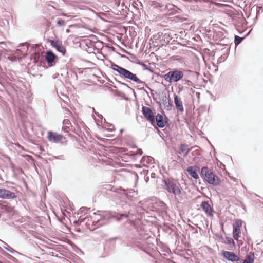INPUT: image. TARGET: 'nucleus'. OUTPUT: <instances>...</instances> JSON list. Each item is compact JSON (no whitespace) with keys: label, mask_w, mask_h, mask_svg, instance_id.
<instances>
[{"label":"nucleus","mask_w":263,"mask_h":263,"mask_svg":"<svg viewBox=\"0 0 263 263\" xmlns=\"http://www.w3.org/2000/svg\"><path fill=\"white\" fill-rule=\"evenodd\" d=\"M163 182L164 183V189L174 195L175 199L178 200V197H180L181 192L180 184L170 179L164 180Z\"/></svg>","instance_id":"4"},{"label":"nucleus","mask_w":263,"mask_h":263,"mask_svg":"<svg viewBox=\"0 0 263 263\" xmlns=\"http://www.w3.org/2000/svg\"><path fill=\"white\" fill-rule=\"evenodd\" d=\"M121 84L123 85H124V86H126L127 87H128V86L127 85V84L124 83H121Z\"/></svg>","instance_id":"38"},{"label":"nucleus","mask_w":263,"mask_h":263,"mask_svg":"<svg viewBox=\"0 0 263 263\" xmlns=\"http://www.w3.org/2000/svg\"><path fill=\"white\" fill-rule=\"evenodd\" d=\"M223 242L225 244L229 245L228 250H232L235 248V242L232 238L226 237Z\"/></svg>","instance_id":"17"},{"label":"nucleus","mask_w":263,"mask_h":263,"mask_svg":"<svg viewBox=\"0 0 263 263\" xmlns=\"http://www.w3.org/2000/svg\"><path fill=\"white\" fill-rule=\"evenodd\" d=\"M136 211L129 210L128 213L125 212L123 214H117L116 218L117 220L120 221L124 218H128L129 222L135 226V223L134 222V216L135 215Z\"/></svg>","instance_id":"6"},{"label":"nucleus","mask_w":263,"mask_h":263,"mask_svg":"<svg viewBox=\"0 0 263 263\" xmlns=\"http://www.w3.org/2000/svg\"><path fill=\"white\" fill-rule=\"evenodd\" d=\"M110 126H112V128H109L108 129L110 130V131H112L114 130V126H112V125H110Z\"/></svg>","instance_id":"35"},{"label":"nucleus","mask_w":263,"mask_h":263,"mask_svg":"<svg viewBox=\"0 0 263 263\" xmlns=\"http://www.w3.org/2000/svg\"><path fill=\"white\" fill-rule=\"evenodd\" d=\"M153 161V158L151 157L147 156L143 157L141 159V162L143 163L144 165H145V162H146L147 164H150Z\"/></svg>","instance_id":"22"},{"label":"nucleus","mask_w":263,"mask_h":263,"mask_svg":"<svg viewBox=\"0 0 263 263\" xmlns=\"http://www.w3.org/2000/svg\"><path fill=\"white\" fill-rule=\"evenodd\" d=\"M4 254L5 255H6L8 257V258H9L10 260H12L14 262H16V263L17 262V261H18L17 259H16L15 257H13V256L9 254L8 253H7L6 252H5V253H4Z\"/></svg>","instance_id":"24"},{"label":"nucleus","mask_w":263,"mask_h":263,"mask_svg":"<svg viewBox=\"0 0 263 263\" xmlns=\"http://www.w3.org/2000/svg\"><path fill=\"white\" fill-rule=\"evenodd\" d=\"M135 82L139 84V87H143L144 86H145L148 89L151 90L150 89V88L147 86V85L144 82L141 81L139 78H138V81H137V82Z\"/></svg>","instance_id":"23"},{"label":"nucleus","mask_w":263,"mask_h":263,"mask_svg":"<svg viewBox=\"0 0 263 263\" xmlns=\"http://www.w3.org/2000/svg\"><path fill=\"white\" fill-rule=\"evenodd\" d=\"M50 42L52 46L55 48L58 51L61 53L62 55H65L66 50L65 48L62 46L61 43L58 41L54 40H50Z\"/></svg>","instance_id":"12"},{"label":"nucleus","mask_w":263,"mask_h":263,"mask_svg":"<svg viewBox=\"0 0 263 263\" xmlns=\"http://www.w3.org/2000/svg\"><path fill=\"white\" fill-rule=\"evenodd\" d=\"M178 89H179V92H180V91H182L183 89V87L182 86H181V85H178Z\"/></svg>","instance_id":"34"},{"label":"nucleus","mask_w":263,"mask_h":263,"mask_svg":"<svg viewBox=\"0 0 263 263\" xmlns=\"http://www.w3.org/2000/svg\"><path fill=\"white\" fill-rule=\"evenodd\" d=\"M200 176L204 182L213 186H217L220 183L219 178L208 167H202Z\"/></svg>","instance_id":"2"},{"label":"nucleus","mask_w":263,"mask_h":263,"mask_svg":"<svg viewBox=\"0 0 263 263\" xmlns=\"http://www.w3.org/2000/svg\"><path fill=\"white\" fill-rule=\"evenodd\" d=\"M198 170L199 167L196 165L189 166L186 169L189 175L195 179L199 178L198 174Z\"/></svg>","instance_id":"14"},{"label":"nucleus","mask_w":263,"mask_h":263,"mask_svg":"<svg viewBox=\"0 0 263 263\" xmlns=\"http://www.w3.org/2000/svg\"><path fill=\"white\" fill-rule=\"evenodd\" d=\"M200 206L208 216L212 217L213 216V210L208 201H202Z\"/></svg>","instance_id":"11"},{"label":"nucleus","mask_w":263,"mask_h":263,"mask_svg":"<svg viewBox=\"0 0 263 263\" xmlns=\"http://www.w3.org/2000/svg\"><path fill=\"white\" fill-rule=\"evenodd\" d=\"M167 104H168L167 105H165V108L167 110H170L172 109V105L171 104V103L169 101L167 102Z\"/></svg>","instance_id":"29"},{"label":"nucleus","mask_w":263,"mask_h":263,"mask_svg":"<svg viewBox=\"0 0 263 263\" xmlns=\"http://www.w3.org/2000/svg\"><path fill=\"white\" fill-rule=\"evenodd\" d=\"M63 16H66V17H69V16L67 14H63Z\"/></svg>","instance_id":"37"},{"label":"nucleus","mask_w":263,"mask_h":263,"mask_svg":"<svg viewBox=\"0 0 263 263\" xmlns=\"http://www.w3.org/2000/svg\"><path fill=\"white\" fill-rule=\"evenodd\" d=\"M189 227H190L191 228H192V229H194V228L193 226H192L191 225L189 224Z\"/></svg>","instance_id":"39"},{"label":"nucleus","mask_w":263,"mask_h":263,"mask_svg":"<svg viewBox=\"0 0 263 263\" xmlns=\"http://www.w3.org/2000/svg\"><path fill=\"white\" fill-rule=\"evenodd\" d=\"M5 193H4L3 197V199H14L16 197V196L14 193L12 192L9 190L5 189Z\"/></svg>","instance_id":"18"},{"label":"nucleus","mask_w":263,"mask_h":263,"mask_svg":"<svg viewBox=\"0 0 263 263\" xmlns=\"http://www.w3.org/2000/svg\"><path fill=\"white\" fill-rule=\"evenodd\" d=\"M242 260L240 259V261H235L234 263H242Z\"/></svg>","instance_id":"36"},{"label":"nucleus","mask_w":263,"mask_h":263,"mask_svg":"<svg viewBox=\"0 0 263 263\" xmlns=\"http://www.w3.org/2000/svg\"><path fill=\"white\" fill-rule=\"evenodd\" d=\"M0 263H3V262H2V261H0Z\"/></svg>","instance_id":"42"},{"label":"nucleus","mask_w":263,"mask_h":263,"mask_svg":"<svg viewBox=\"0 0 263 263\" xmlns=\"http://www.w3.org/2000/svg\"><path fill=\"white\" fill-rule=\"evenodd\" d=\"M242 224V221L240 219H237L233 224V235L234 238L237 241H238L239 234L241 233L240 228Z\"/></svg>","instance_id":"8"},{"label":"nucleus","mask_w":263,"mask_h":263,"mask_svg":"<svg viewBox=\"0 0 263 263\" xmlns=\"http://www.w3.org/2000/svg\"><path fill=\"white\" fill-rule=\"evenodd\" d=\"M175 6L171 4H167L165 6L166 9L171 10L174 9Z\"/></svg>","instance_id":"27"},{"label":"nucleus","mask_w":263,"mask_h":263,"mask_svg":"<svg viewBox=\"0 0 263 263\" xmlns=\"http://www.w3.org/2000/svg\"><path fill=\"white\" fill-rule=\"evenodd\" d=\"M57 26L59 27L64 26L65 25V21L62 20H59L57 22Z\"/></svg>","instance_id":"26"},{"label":"nucleus","mask_w":263,"mask_h":263,"mask_svg":"<svg viewBox=\"0 0 263 263\" xmlns=\"http://www.w3.org/2000/svg\"><path fill=\"white\" fill-rule=\"evenodd\" d=\"M142 154V150L141 149H138L136 151L135 155L141 156Z\"/></svg>","instance_id":"31"},{"label":"nucleus","mask_w":263,"mask_h":263,"mask_svg":"<svg viewBox=\"0 0 263 263\" xmlns=\"http://www.w3.org/2000/svg\"><path fill=\"white\" fill-rule=\"evenodd\" d=\"M5 190L4 189H0V198H3Z\"/></svg>","instance_id":"32"},{"label":"nucleus","mask_w":263,"mask_h":263,"mask_svg":"<svg viewBox=\"0 0 263 263\" xmlns=\"http://www.w3.org/2000/svg\"><path fill=\"white\" fill-rule=\"evenodd\" d=\"M142 112L146 119L148 120L152 124L154 125L155 123V116L152 109L145 106L142 107Z\"/></svg>","instance_id":"9"},{"label":"nucleus","mask_w":263,"mask_h":263,"mask_svg":"<svg viewBox=\"0 0 263 263\" xmlns=\"http://www.w3.org/2000/svg\"><path fill=\"white\" fill-rule=\"evenodd\" d=\"M156 120L157 122V125L159 128H163L165 126L166 122H165L163 119V116L162 115L160 114H158L156 118H155V121Z\"/></svg>","instance_id":"16"},{"label":"nucleus","mask_w":263,"mask_h":263,"mask_svg":"<svg viewBox=\"0 0 263 263\" xmlns=\"http://www.w3.org/2000/svg\"><path fill=\"white\" fill-rule=\"evenodd\" d=\"M93 215V217L87 216L82 220L83 222H86L88 225L91 223L93 229L106 224L111 218V214L108 211H98L95 212Z\"/></svg>","instance_id":"1"},{"label":"nucleus","mask_w":263,"mask_h":263,"mask_svg":"<svg viewBox=\"0 0 263 263\" xmlns=\"http://www.w3.org/2000/svg\"><path fill=\"white\" fill-rule=\"evenodd\" d=\"M174 103L177 111L182 113L184 111V107L181 98L176 95H174Z\"/></svg>","instance_id":"13"},{"label":"nucleus","mask_w":263,"mask_h":263,"mask_svg":"<svg viewBox=\"0 0 263 263\" xmlns=\"http://www.w3.org/2000/svg\"><path fill=\"white\" fill-rule=\"evenodd\" d=\"M2 242L3 243V247L5 249L8 250L11 253H17V251H16L15 250H14L13 248L10 247L7 243L3 241H2Z\"/></svg>","instance_id":"21"},{"label":"nucleus","mask_w":263,"mask_h":263,"mask_svg":"<svg viewBox=\"0 0 263 263\" xmlns=\"http://www.w3.org/2000/svg\"><path fill=\"white\" fill-rule=\"evenodd\" d=\"M118 238L117 237H115V238H113L112 239H117Z\"/></svg>","instance_id":"41"},{"label":"nucleus","mask_w":263,"mask_h":263,"mask_svg":"<svg viewBox=\"0 0 263 263\" xmlns=\"http://www.w3.org/2000/svg\"><path fill=\"white\" fill-rule=\"evenodd\" d=\"M111 67L112 70L117 72L120 76L125 80H129L134 82H137L138 81V78L135 74H134L125 68L120 67L114 63H111Z\"/></svg>","instance_id":"3"},{"label":"nucleus","mask_w":263,"mask_h":263,"mask_svg":"<svg viewBox=\"0 0 263 263\" xmlns=\"http://www.w3.org/2000/svg\"><path fill=\"white\" fill-rule=\"evenodd\" d=\"M179 149L183 154V156H186L189 154L191 149L189 148L188 145L182 144L180 146Z\"/></svg>","instance_id":"19"},{"label":"nucleus","mask_w":263,"mask_h":263,"mask_svg":"<svg viewBox=\"0 0 263 263\" xmlns=\"http://www.w3.org/2000/svg\"><path fill=\"white\" fill-rule=\"evenodd\" d=\"M254 254L252 253H250L248 254L245 260H242V263H254Z\"/></svg>","instance_id":"20"},{"label":"nucleus","mask_w":263,"mask_h":263,"mask_svg":"<svg viewBox=\"0 0 263 263\" xmlns=\"http://www.w3.org/2000/svg\"><path fill=\"white\" fill-rule=\"evenodd\" d=\"M57 56L54 54V53L52 51L50 50L47 51L46 60L48 64L52 65L53 63H55V60Z\"/></svg>","instance_id":"15"},{"label":"nucleus","mask_w":263,"mask_h":263,"mask_svg":"<svg viewBox=\"0 0 263 263\" xmlns=\"http://www.w3.org/2000/svg\"><path fill=\"white\" fill-rule=\"evenodd\" d=\"M183 72L180 70L174 69L168 71L163 76L164 79L170 83H174L182 80Z\"/></svg>","instance_id":"5"},{"label":"nucleus","mask_w":263,"mask_h":263,"mask_svg":"<svg viewBox=\"0 0 263 263\" xmlns=\"http://www.w3.org/2000/svg\"><path fill=\"white\" fill-rule=\"evenodd\" d=\"M47 138L49 141L57 143L62 140L64 137L61 134L49 131L47 133Z\"/></svg>","instance_id":"10"},{"label":"nucleus","mask_w":263,"mask_h":263,"mask_svg":"<svg viewBox=\"0 0 263 263\" xmlns=\"http://www.w3.org/2000/svg\"><path fill=\"white\" fill-rule=\"evenodd\" d=\"M63 124L65 126H68L71 125V122L69 119H65L63 120Z\"/></svg>","instance_id":"28"},{"label":"nucleus","mask_w":263,"mask_h":263,"mask_svg":"<svg viewBox=\"0 0 263 263\" xmlns=\"http://www.w3.org/2000/svg\"><path fill=\"white\" fill-rule=\"evenodd\" d=\"M62 129L64 132L68 133L69 132V130L70 129V127L69 126H68L64 125V126L62 128Z\"/></svg>","instance_id":"30"},{"label":"nucleus","mask_w":263,"mask_h":263,"mask_svg":"<svg viewBox=\"0 0 263 263\" xmlns=\"http://www.w3.org/2000/svg\"><path fill=\"white\" fill-rule=\"evenodd\" d=\"M222 256L224 259L233 262L240 261V258L232 252L223 251Z\"/></svg>","instance_id":"7"},{"label":"nucleus","mask_w":263,"mask_h":263,"mask_svg":"<svg viewBox=\"0 0 263 263\" xmlns=\"http://www.w3.org/2000/svg\"><path fill=\"white\" fill-rule=\"evenodd\" d=\"M185 82H186V83L190 82V81L189 80H185Z\"/></svg>","instance_id":"40"},{"label":"nucleus","mask_w":263,"mask_h":263,"mask_svg":"<svg viewBox=\"0 0 263 263\" xmlns=\"http://www.w3.org/2000/svg\"><path fill=\"white\" fill-rule=\"evenodd\" d=\"M54 158L56 159H60V160H64L65 159L63 155H60V156H54Z\"/></svg>","instance_id":"33"},{"label":"nucleus","mask_w":263,"mask_h":263,"mask_svg":"<svg viewBox=\"0 0 263 263\" xmlns=\"http://www.w3.org/2000/svg\"><path fill=\"white\" fill-rule=\"evenodd\" d=\"M242 40H243V38H242L239 36L236 35L235 36V40H234L235 44L236 45H238L242 42Z\"/></svg>","instance_id":"25"}]
</instances>
